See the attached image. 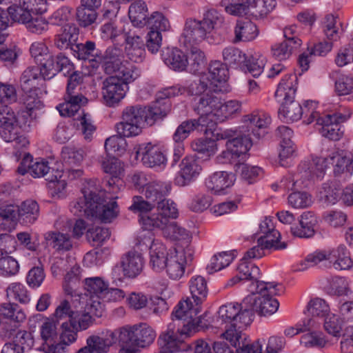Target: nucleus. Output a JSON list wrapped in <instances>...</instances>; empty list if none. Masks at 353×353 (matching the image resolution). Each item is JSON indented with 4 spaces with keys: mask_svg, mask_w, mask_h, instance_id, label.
Returning <instances> with one entry per match:
<instances>
[{
    "mask_svg": "<svg viewBox=\"0 0 353 353\" xmlns=\"http://www.w3.org/2000/svg\"><path fill=\"white\" fill-rule=\"evenodd\" d=\"M81 194V196L70 204V210L73 214L88 218L95 217L105 223L110 222L118 216L119 208L115 201L117 197L108 201L104 191H98L90 184L84 186Z\"/></svg>",
    "mask_w": 353,
    "mask_h": 353,
    "instance_id": "1",
    "label": "nucleus"
},
{
    "mask_svg": "<svg viewBox=\"0 0 353 353\" xmlns=\"http://www.w3.org/2000/svg\"><path fill=\"white\" fill-rule=\"evenodd\" d=\"M189 288L191 296L181 300L172 312L176 319L187 321L182 331L186 334L200 327L201 318L199 314L201 310V305L208 294L207 282L203 276H192L189 281Z\"/></svg>",
    "mask_w": 353,
    "mask_h": 353,
    "instance_id": "2",
    "label": "nucleus"
},
{
    "mask_svg": "<svg viewBox=\"0 0 353 353\" xmlns=\"http://www.w3.org/2000/svg\"><path fill=\"white\" fill-rule=\"evenodd\" d=\"M218 92L207 90L199 93L194 110L200 119L205 120L207 128H212L217 123L223 122L241 110V105L236 100L223 102Z\"/></svg>",
    "mask_w": 353,
    "mask_h": 353,
    "instance_id": "3",
    "label": "nucleus"
},
{
    "mask_svg": "<svg viewBox=\"0 0 353 353\" xmlns=\"http://www.w3.org/2000/svg\"><path fill=\"white\" fill-rule=\"evenodd\" d=\"M252 313L247 305L239 303H228L220 307L217 323L225 331L221 337L231 345L240 343L241 332L252 322Z\"/></svg>",
    "mask_w": 353,
    "mask_h": 353,
    "instance_id": "4",
    "label": "nucleus"
},
{
    "mask_svg": "<svg viewBox=\"0 0 353 353\" xmlns=\"http://www.w3.org/2000/svg\"><path fill=\"white\" fill-rule=\"evenodd\" d=\"M166 114L165 109L159 105L151 108L128 106L122 112L121 121L117 123L115 128L117 133L121 136L135 137L142 132L145 125H152Z\"/></svg>",
    "mask_w": 353,
    "mask_h": 353,
    "instance_id": "5",
    "label": "nucleus"
},
{
    "mask_svg": "<svg viewBox=\"0 0 353 353\" xmlns=\"http://www.w3.org/2000/svg\"><path fill=\"white\" fill-rule=\"evenodd\" d=\"M250 294L243 301L250 311L256 312L260 316H268L279 309V303L273 296L281 294L283 287L274 282L252 281L248 287Z\"/></svg>",
    "mask_w": 353,
    "mask_h": 353,
    "instance_id": "6",
    "label": "nucleus"
},
{
    "mask_svg": "<svg viewBox=\"0 0 353 353\" xmlns=\"http://www.w3.org/2000/svg\"><path fill=\"white\" fill-rule=\"evenodd\" d=\"M222 22L221 14L214 9L205 11L201 20L187 19L180 41L187 48L199 44L210 37L214 30Z\"/></svg>",
    "mask_w": 353,
    "mask_h": 353,
    "instance_id": "7",
    "label": "nucleus"
},
{
    "mask_svg": "<svg viewBox=\"0 0 353 353\" xmlns=\"http://www.w3.org/2000/svg\"><path fill=\"white\" fill-rule=\"evenodd\" d=\"M228 79V70L225 65L219 61H211L208 71L191 82L188 92L190 94H197L207 90L222 92L226 90Z\"/></svg>",
    "mask_w": 353,
    "mask_h": 353,
    "instance_id": "8",
    "label": "nucleus"
},
{
    "mask_svg": "<svg viewBox=\"0 0 353 353\" xmlns=\"http://www.w3.org/2000/svg\"><path fill=\"white\" fill-rule=\"evenodd\" d=\"M22 128L23 125L11 108H0V134L5 141H14L18 148L26 147L29 141L23 134Z\"/></svg>",
    "mask_w": 353,
    "mask_h": 353,
    "instance_id": "9",
    "label": "nucleus"
},
{
    "mask_svg": "<svg viewBox=\"0 0 353 353\" xmlns=\"http://www.w3.org/2000/svg\"><path fill=\"white\" fill-rule=\"evenodd\" d=\"M120 344H131L134 347L145 348L154 341L157 333L148 324L140 323L118 328Z\"/></svg>",
    "mask_w": 353,
    "mask_h": 353,
    "instance_id": "10",
    "label": "nucleus"
},
{
    "mask_svg": "<svg viewBox=\"0 0 353 353\" xmlns=\"http://www.w3.org/2000/svg\"><path fill=\"white\" fill-rule=\"evenodd\" d=\"M188 243L185 242V246L177 243L171 248L170 258L163 272L172 280L181 279L185 273L187 266L193 259V252Z\"/></svg>",
    "mask_w": 353,
    "mask_h": 353,
    "instance_id": "11",
    "label": "nucleus"
},
{
    "mask_svg": "<svg viewBox=\"0 0 353 353\" xmlns=\"http://www.w3.org/2000/svg\"><path fill=\"white\" fill-rule=\"evenodd\" d=\"M176 319L178 320L177 330H175V324L171 323L169 325L168 330L161 334L158 339L160 353H174L186 350L188 346L183 343V339L199 330V327L194 332H190L188 334L183 333L182 331L185 328L184 324H187V321Z\"/></svg>",
    "mask_w": 353,
    "mask_h": 353,
    "instance_id": "12",
    "label": "nucleus"
},
{
    "mask_svg": "<svg viewBox=\"0 0 353 353\" xmlns=\"http://www.w3.org/2000/svg\"><path fill=\"white\" fill-rule=\"evenodd\" d=\"M178 216L176 204L170 199H163L157 202V213L143 214L140 219V224L146 230H154L155 226H163L170 219H176Z\"/></svg>",
    "mask_w": 353,
    "mask_h": 353,
    "instance_id": "13",
    "label": "nucleus"
},
{
    "mask_svg": "<svg viewBox=\"0 0 353 353\" xmlns=\"http://www.w3.org/2000/svg\"><path fill=\"white\" fill-rule=\"evenodd\" d=\"M80 81L81 77L79 73L73 74L68 79L65 101L57 107L61 116L72 117L82 106L87 104L88 99L82 94H76L74 91Z\"/></svg>",
    "mask_w": 353,
    "mask_h": 353,
    "instance_id": "14",
    "label": "nucleus"
},
{
    "mask_svg": "<svg viewBox=\"0 0 353 353\" xmlns=\"http://www.w3.org/2000/svg\"><path fill=\"white\" fill-rule=\"evenodd\" d=\"M137 155L141 157L143 163L149 168H164L167 159L163 148L158 144H141L137 150Z\"/></svg>",
    "mask_w": 353,
    "mask_h": 353,
    "instance_id": "15",
    "label": "nucleus"
},
{
    "mask_svg": "<svg viewBox=\"0 0 353 353\" xmlns=\"http://www.w3.org/2000/svg\"><path fill=\"white\" fill-rule=\"evenodd\" d=\"M129 87L121 83L116 77H109L103 81L102 94L104 103L115 107L125 97Z\"/></svg>",
    "mask_w": 353,
    "mask_h": 353,
    "instance_id": "16",
    "label": "nucleus"
},
{
    "mask_svg": "<svg viewBox=\"0 0 353 353\" xmlns=\"http://www.w3.org/2000/svg\"><path fill=\"white\" fill-rule=\"evenodd\" d=\"M145 261L143 254L134 250L128 251L122 255L120 267L123 275L127 279H135L142 272Z\"/></svg>",
    "mask_w": 353,
    "mask_h": 353,
    "instance_id": "17",
    "label": "nucleus"
},
{
    "mask_svg": "<svg viewBox=\"0 0 353 353\" xmlns=\"http://www.w3.org/2000/svg\"><path fill=\"white\" fill-rule=\"evenodd\" d=\"M120 344V336L118 328L114 330H106L101 335H91L86 339L92 353H108L110 347L114 344Z\"/></svg>",
    "mask_w": 353,
    "mask_h": 353,
    "instance_id": "18",
    "label": "nucleus"
},
{
    "mask_svg": "<svg viewBox=\"0 0 353 353\" xmlns=\"http://www.w3.org/2000/svg\"><path fill=\"white\" fill-rule=\"evenodd\" d=\"M330 165L333 166L335 176L350 178L353 173V159L351 155L344 150L330 151Z\"/></svg>",
    "mask_w": 353,
    "mask_h": 353,
    "instance_id": "19",
    "label": "nucleus"
},
{
    "mask_svg": "<svg viewBox=\"0 0 353 353\" xmlns=\"http://www.w3.org/2000/svg\"><path fill=\"white\" fill-rule=\"evenodd\" d=\"M112 65H108L107 74H114V75L111 76L112 77H116L121 83L127 86L134 82L141 76L140 69L128 60H123L114 68Z\"/></svg>",
    "mask_w": 353,
    "mask_h": 353,
    "instance_id": "20",
    "label": "nucleus"
},
{
    "mask_svg": "<svg viewBox=\"0 0 353 353\" xmlns=\"http://www.w3.org/2000/svg\"><path fill=\"white\" fill-rule=\"evenodd\" d=\"M330 311V306L324 299L319 297L311 299L307 305V312L311 318L304 323L306 329L319 328L321 325L320 319L329 314Z\"/></svg>",
    "mask_w": 353,
    "mask_h": 353,
    "instance_id": "21",
    "label": "nucleus"
},
{
    "mask_svg": "<svg viewBox=\"0 0 353 353\" xmlns=\"http://www.w3.org/2000/svg\"><path fill=\"white\" fill-rule=\"evenodd\" d=\"M171 248L168 249L160 241H154L150 247L149 265L157 273L163 272L170 258Z\"/></svg>",
    "mask_w": 353,
    "mask_h": 353,
    "instance_id": "22",
    "label": "nucleus"
},
{
    "mask_svg": "<svg viewBox=\"0 0 353 353\" xmlns=\"http://www.w3.org/2000/svg\"><path fill=\"white\" fill-rule=\"evenodd\" d=\"M298 88L296 74L290 72L285 74L278 84L274 93L276 100L279 103L289 102L294 99Z\"/></svg>",
    "mask_w": 353,
    "mask_h": 353,
    "instance_id": "23",
    "label": "nucleus"
},
{
    "mask_svg": "<svg viewBox=\"0 0 353 353\" xmlns=\"http://www.w3.org/2000/svg\"><path fill=\"white\" fill-rule=\"evenodd\" d=\"M180 171L175 179L178 185L185 186L196 178L201 170L196 159L194 157H185L180 165Z\"/></svg>",
    "mask_w": 353,
    "mask_h": 353,
    "instance_id": "24",
    "label": "nucleus"
},
{
    "mask_svg": "<svg viewBox=\"0 0 353 353\" xmlns=\"http://www.w3.org/2000/svg\"><path fill=\"white\" fill-rule=\"evenodd\" d=\"M245 121L248 122L253 134L259 139L266 133V130L270 126L272 119L268 113L257 110L245 116Z\"/></svg>",
    "mask_w": 353,
    "mask_h": 353,
    "instance_id": "25",
    "label": "nucleus"
},
{
    "mask_svg": "<svg viewBox=\"0 0 353 353\" xmlns=\"http://www.w3.org/2000/svg\"><path fill=\"white\" fill-rule=\"evenodd\" d=\"M125 43V52L127 57L134 62L143 61L145 55V44L143 39L137 34H127Z\"/></svg>",
    "mask_w": 353,
    "mask_h": 353,
    "instance_id": "26",
    "label": "nucleus"
},
{
    "mask_svg": "<svg viewBox=\"0 0 353 353\" xmlns=\"http://www.w3.org/2000/svg\"><path fill=\"white\" fill-rule=\"evenodd\" d=\"M234 181L235 175L233 173L221 171L213 173L206 179L205 185L210 191L214 193H221L232 186Z\"/></svg>",
    "mask_w": 353,
    "mask_h": 353,
    "instance_id": "27",
    "label": "nucleus"
},
{
    "mask_svg": "<svg viewBox=\"0 0 353 353\" xmlns=\"http://www.w3.org/2000/svg\"><path fill=\"white\" fill-rule=\"evenodd\" d=\"M79 29L74 24H66L55 35L54 46L59 50L74 48L79 38Z\"/></svg>",
    "mask_w": 353,
    "mask_h": 353,
    "instance_id": "28",
    "label": "nucleus"
},
{
    "mask_svg": "<svg viewBox=\"0 0 353 353\" xmlns=\"http://www.w3.org/2000/svg\"><path fill=\"white\" fill-rule=\"evenodd\" d=\"M315 214L310 211L303 212L299 219V225L291 227L293 236L299 238H310L315 233L314 227L317 224Z\"/></svg>",
    "mask_w": 353,
    "mask_h": 353,
    "instance_id": "29",
    "label": "nucleus"
},
{
    "mask_svg": "<svg viewBox=\"0 0 353 353\" xmlns=\"http://www.w3.org/2000/svg\"><path fill=\"white\" fill-rule=\"evenodd\" d=\"M256 24L248 19H239L234 28V42H248L255 39L259 35Z\"/></svg>",
    "mask_w": 353,
    "mask_h": 353,
    "instance_id": "30",
    "label": "nucleus"
},
{
    "mask_svg": "<svg viewBox=\"0 0 353 353\" xmlns=\"http://www.w3.org/2000/svg\"><path fill=\"white\" fill-rule=\"evenodd\" d=\"M73 54L79 59L92 63V66L98 68L102 61V56L97 54L95 43L87 41L85 43H78L72 48Z\"/></svg>",
    "mask_w": 353,
    "mask_h": 353,
    "instance_id": "31",
    "label": "nucleus"
},
{
    "mask_svg": "<svg viewBox=\"0 0 353 353\" xmlns=\"http://www.w3.org/2000/svg\"><path fill=\"white\" fill-rule=\"evenodd\" d=\"M0 316L14 326H19L26 319L24 310L17 303L10 301L0 304Z\"/></svg>",
    "mask_w": 353,
    "mask_h": 353,
    "instance_id": "32",
    "label": "nucleus"
},
{
    "mask_svg": "<svg viewBox=\"0 0 353 353\" xmlns=\"http://www.w3.org/2000/svg\"><path fill=\"white\" fill-rule=\"evenodd\" d=\"M319 131L325 138L332 141H338L343 136L341 125L337 124L330 117L325 114L317 119Z\"/></svg>",
    "mask_w": 353,
    "mask_h": 353,
    "instance_id": "33",
    "label": "nucleus"
},
{
    "mask_svg": "<svg viewBox=\"0 0 353 353\" xmlns=\"http://www.w3.org/2000/svg\"><path fill=\"white\" fill-rule=\"evenodd\" d=\"M149 16L148 6L143 1H135L129 7L128 17L134 27L141 28L147 26Z\"/></svg>",
    "mask_w": 353,
    "mask_h": 353,
    "instance_id": "34",
    "label": "nucleus"
},
{
    "mask_svg": "<svg viewBox=\"0 0 353 353\" xmlns=\"http://www.w3.org/2000/svg\"><path fill=\"white\" fill-rule=\"evenodd\" d=\"M17 215L23 224L32 225L39 216V206L34 200H26L18 207Z\"/></svg>",
    "mask_w": 353,
    "mask_h": 353,
    "instance_id": "35",
    "label": "nucleus"
},
{
    "mask_svg": "<svg viewBox=\"0 0 353 353\" xmlns=\"http://www.w3.org/2000/svg\"><path fill=\"white\" fill-rule=\"evenodd\" d=\"M44 239L58 252H68L73 248L72 241L68 234L50 231L44 234Z\"/></svg>",
    "mask_w": 353,
    "mask_h": 353,
    "instance_id": "36",
    "label": "nucleus"
},
{
    "mask_svg": "<svg viewBox=\"0 0 353 353\" xmlns=\"http://www.w3.org/2000/svg\"><path fill=\"white\" fill-rule=\"evenodd\" d=\"M164 63L174 70H183L188 64V59L179 49L167 48L162 53Z\"/></svg>",
    "mask_w": 353,
    "mask_h": 353,
    "instance_id": "37",
    "label": "nucleus"
},
{
    "mask_svg": "<svg viewBox=\"0 0 353 353\" xmlns=\"http://www.w3.org/2000/svg\"><path fill=\"white\" fill-rule=\"evenodd\" d=\"M330 165V151L322 152L320 156L312 158L307 170L305 172L309 173L312 179H321L325 175Z\"/></svg>",
    "mask_w": 353,
    "mask_h": 353,
    "instance_id": "38",
    "label": "nucleus"
},
{
    "mask_svg": "<svg viewBox=\"0 0 353 353\" xmlns=\"http://www.w3.org/2000/svg\"><path fill=\"white\" fill-rule=\"evenodd\" d=\"M39 68L37 66L28 68L23 71L20 79V86L23 92L37 90L38 86L42 80Z\"/></svg>",
    "mask_w": 353,
    "mask_h": 353,
    "instance_id": "39",
    "label": "nucleus"
},
{
    "mask_svg": "<svg viewBox=\"0 0 353 353\" xmlns=\"http://www.w3.org/2000/svg\"><path fill=\"white\" fill-rule=\"evenodd\" d=\"M330 262L333 263L336 270H348L352 266L350 252L345 245H341L330 250Z\"/></svg>",
    "mask_w": 353,
    "mask_h": 353,
    "instance_id": "40",
    "label": "nucleus"
},
{
    "mask_svg": "<svg viewBox=\"0 0 353 353\" xmlns=\"http://www.w3.org/2000/svg\"><path fill=\"white\" fill-rule=\"evenodd\" d=\"M319 193L322 200L327 204L334 205L341 199L342 188L339 181L333 180L324 183Z\"/></svg>",
    "mask_w": 353,
    "mask_h": 353,
    "instance_id": "41",
    "label": "nucleus"
},
{
    "mask_svg": "<svg viewBox=\"0 0 353 353\" xmlns=\"http://www.w3.org/2000/svg\"><path fill=\"white\" fill-rule=\"evenodd\" d=\"M58 323L53 319L48 318L39 327L40 337L42 341L41 346L58 341Z\"/></svg>",
    "mask_w": 353,
    "mask_h": 353,
    "instance_id": "42",
    "label": "nucleus"
},
{
    "mask_svg": "<svg viewBox=\"0 0 353 353\" xmlns=\"http://www.w3.org/2000/svg\"><path fill=\"white\" fill-rule=\"evenodd\" d=\"M279 117L284 122H294L301 119V105L293 100L281 103Z\"/></svg>",
    "mask_w": 353,
    "mask_h": 353,
    "instance_id": "43",
    "label": "nucleus"
},
{
    "mask_svg": "<svg viewBox=\"0 0 353 353\" xmlns=\"http://www.w3.org/2000/svg\"><path fill=\"white\" fill-rule=\"evenodd\" d=\"M221 6L228 14L240 17L250 14L251 0H221Z\"/></svg>",
    "mask_w": 353,
    "mask_h": 353,
    "instance_id": "44",
    "label": "nucleus"
},
{
    "mask_svg": "<svg viewBox=\"0 0 353 353\" xmlns=\"http://www.w3.org/2000/svg\"><path fill=\"white\" fill-rule=\"evenodd\" d=\"M199 127L207 128L205 120L199 117L197 119H190L182 122L173 135L174 141H184L192 132L199 130Z\"/></svg>",
    "mask_w": 353,
    "mask_h": 353,
    "instance_id": "45",
    "label": "nucleus"
},
{
    "mask_svg": "<svg viewBox=\"0 0 353 353\" xmlns=\"http://www.w3.org/2000/svg\"><path fill=\"white\" fill-rule=\"evenodd\" d=\"M171 190L170 183L153 181L145 185L144 194L145 197L151 201L158 202L161 198L167 195Z\"/></svg>",
    "mask_w": 353,
    "mask_h": 353,
    "instance_id": "46",
    "label": "nucleus"
},
{
    "mask_svg": "<svg viewBox=\"0 0 353 353\" xmlns=\"http://www.w3.org/2000/svg\"><path fill=\"white\" fill-rule=\"evenodd\" d=\"M6 297L10 301H17L21 304H27L30 301V293L26 287L18 282L10 283L6 290Z\"/></svg>",
    "mask_w": 353,
    "mask_h": 353,
    "instance_id": "47",
    "label": "nucleus"
},
{
    "mask_svg": "<svg viewBox=\"0 0 353 353\" xmlns=\"http://www.w3.org/2000/svg\"><path fill=\"white\" fill-rule=\"evenodd\" d=\"M234 251L221 252L214 254L207 266L210 274L221 270L228 267L235 258Z\"/></svg>",
    "mask_w": 353,
    "mask_h": 353,
    "instance_id": "48",
    "label": "nucleus"
},
{
    "mask_svg": "<svg viewBox=\"0 0 353 353\" xmlns=\"http://www.w3.org/2000/svg\"><path fill=\"white\" fill-rule=\"evenodd\" d=\"M17 214V210L13 205H6L0 207L1 232H10L14 228Z\"/></svg>",
    "mask_w": 353,
    "mask_h": 353,
    "instance_id": "49",
    "label": "nucleus"
},
{
    "mask_svg": "<svg viewBox=\"0 0 353 353\" xmlns=\"http://www.w3.org/2000/svg\"><path fill=\"white\" fill-rule=\"evenodd\" d=\"M83 288L90 296H95L99 298L107 291L108 283L105 281L102 277H88L83 280Z\"/></svg>",
    "mask_w": 353,
    "mask_h": 353,
    "instance_id": "50",
    "label": "nucleus"
},
{
    "mask_svg": "<svg viewBox=\"0 0 353 353\" xmlns=\"http://www.w3.org/2000/svg\"><path fill=\"white\" fill-rule=\"evenodd\" d=\"M101 167L104 172L111 176V179L108 181L110 186L112 185L111 181L115 183L114 179L119 182V179L123 172V165L120 160L114 157L105 159L102 161Z\"/></svg>",
    "mask_w": 353,
    "mask_h": 353,
    "instance_id": "51",
    "label": "nucleus"
},
{
    "mask_svg": "<svg viewBox=\"0 0 353 353\" xmlns=\"http://www.w3.org/2000/svg\"><path fill=\"white\" fill-rule=\"evenodd\" d=\"M93 321L92 315L83 305L79 310L74 311L73 316L69 320L78 331L87 330L92 325Z\"/></svg>",
    "mask_w": 353,
    "mask_h": 353,
    "instance_id": "52",
    "label": "nucleus"
},
{
    "mask_svg": "<svg viewBox=\"0 0 353 353\" xmlns=\"http://www.w3.org/2000/svg\"><path fill=\"white\" fill-rule=\"evenodd\" d=\"M275 0H251L250 14L256 19H261L269 14L276 7Z\"/></svg>",
    "mask_w": 353,
    "mask_h": 353,
    "instance_id": "53",
    "label": "nucleus"
},
{
    "mask_svg": "<svg viewBox=\"0 0 353 353\" xmlns=\"http://www.w3.org/2000/svg\"><path fill=\"white\" fill-rule=\"evenodd\" d=\"M252 145V142L247 136L230 139L225 144L228 150H230L237 158L246 154Z\"/></svg>",
    "mask_w": 353,
    "mask_h": 353,
    "instance_id": "54",
    "label": "nucleus"
},
{
    "mask_svg": "<svg viewBox=\"0 0 353 353\" xmlns=\"http://www.w3.org/2000/svg\"><path fill=\"white\" fill-rule=\"evenodd\" d=\"M155 228L160 229L163 235L168 239L180 241L189 238L188 232L179 227L175 222H170L163 226H155Z\"/></svg>",
    "mask_w": 353,
    "mask_h": 353,
    "instance_id": "55",
    "label": "nucleus"
},
{
    "mask_svg": "<svg viewBox=\"0 0 353 353\" xmlns=\"http://www.w3.org/2000/svg\"><path fill=\"white\" fill-rule=\"evenodd\" d=\"M191 148L194 151L203 154L207 157L215 154L218 150L216 142L212 139L199 138L191 143Z\"/></svg>",
    "mask_w": 353,
    "mask_h": 353,
    "instance_id": "56",
    "label": "nucleus"
},
{
    "mask_svg": "<svg viewBox=\"0 0 353 353\" xmlns=\"http://www.w3.org/2000/svg\"><path fill=\"white\" fill-rule=\"evenodd\" d=\"M281 235L279 231L261 235L257 243L266 249L283 250L286 248L287 244L281 241Z\"/></svg>",
    "mask_w": 353,
    "mask_h": 353,
    "instance_id": "57",
    "label": "nucleus"
},
{
    "mask_svg": "<svg viewBox=\"0 0 353 353\" xmlns=\"http://www.w3.org/2000/svg\"><path fill=\"white\" fill-rule=\"evenodd\" d=\"M237 272L245 280L250 279L252 281H258L256 279L260 274L259 268L252 261L242 258L236 269Z\"/></svg>",
    "mask_w": 353,
    "mask_h": 353,
    "instance_id": "58",
    "label": "nucleus"
},
{
    "mask_svg": "<svg viewBox=\"0 0 353 353\" xmlns=\"http://www.w3.org/2000/svg\"><path fill=\"white\" fill-rule=\"evenodd\" d=\"M343 321L335 314L330 313L324 318L323 327L331 336L339 338L343 330Z\"/></svg>",
    "mask_w": 353,
    "mask_h": 353,
    "instance_id": "59",
    "label": "nucleus"
},
{
    "mask_svg": "<svg viewBox=\"0 0 353 353\" xmlns=\"http://www.w3.org/2000/svg\"><path fill=\"white\" fill-rule=\"evenodd\" d=\"M334 91L338 96H346L353 93V77L345 73L339 74L334 82Z\"/></svg>",
    "mask_w": 353,
    "mask_h": 353,
    "instance_id": "60",
    "label": "nucleus"
},
{
    "mask_svg": "<svg viewBox=\"0 0 353 353\" xmlns=\"http://www.w3.org/2000/svg\"><path fill=\"white\" fill-rule=\"evenodd\" d=\"M64 163L68 166L79 165L83 161L85 152L81 148L64 147L61 152Z\"/></svg>",
    "mask_w": 353,
    "mask_h": 353,
    "instance_id": "61",
    "label": "nucleus"
},
{
    "mask_svg": "<svg viewBox=\"0 0 353 353\" xmlns=\"http://www.w3.org/2000/svg\"><path fill=\"white\" fill-rule=\"evenodd\" d=\"M323 32L327 39L335 41L341 34V30L337 22V19L333 14H327L323 21Z\"/></svg>",
    "mask_w": 353,
    "mask_h": 353,
    "instance_id": "62",
    "label": "nucleus"
},
{
    "mask_svg": "<svg viewBox=\"0 0 353 353\" xmlns=\"http://www.w3.org/2000/svg\"><path fill=\"white\" fill-rule=\"evenodd\" d=\"M316 329L308 330L310 332L303 334L301 336V343L305 347H324L327 339L325 334L321 331H316Z\"/></svg>",
    "mask_w": 353,
    "mask_h": 353,
    "instance_id": "63",
    "label": "nucleus"
},
{
    "mask_svg": "<svg viewBox=\"0 0 353 353\" xmlns=\"http://www.w3.org/2000/svg\"><path fill=\"white\" fill-rule=\"evenodd\" d=\"M288 203L294 209L309 208L312 204V197L305 192H294L289 194Z\"/></svg>",
    "mask_w": 353,
    "mask_h": 353,
    "instance_id": "64",
    "label": "nucleus"
}]
</instances>
